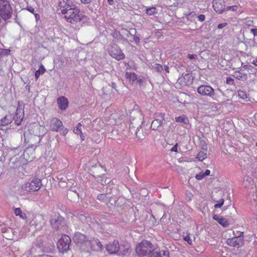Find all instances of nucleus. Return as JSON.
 Instances as JSON below:
<instances>
[{
	"label": "nucleus",
	"instance_id": "1",
	"mask_svg": "<svg viewBox=\"0 0 257 257\" xmlns=\"http://www.w3.org/2000/svg\"><path fill=\"white\" fill-rule=\"evenodd\" d=\"M135 250L139 256L144 257L153 252L154 245L150 241L143 239L136 245Z\"/></svg>",
	"mask_w": 257,
	"mask_h": 257
},
{
	"label": "nucleus",
	"instance_id": "2",
	"mask_svg": "<svg viewBox=\"0 0 257 257\" xmlns=\"http://www.w3.org/2000/svg\"><path fill=\"white\" fill-rule=\"evenodd\" d=\"M85 17L83 12H81L76 6L64 15V18L66 21L72 24L79 22Z\"/></svg>",
	"mask_w": 257,
	"mask_h": 257
},
{
	"label": "nucleus",
	"instance_id": "3",
	"mask_svg": "<svg viewBox=\"0 0 257 257\" xmlns=\"http://www.w3.org/2000/svg\"><path fill=\"white\" fill-rule=\"evenodd\" d=\"M12 9L10 2L7 0H0V16L4 20L11 17Z\"/></svg>",
	"mask_w": 257,
	"mask_h": 257
},
{
	"label": "nucleus",
	"instance_id": "4",
	"mask_svg": "<svg viewBox=\"0 0 257 257\" xmlns=\"http://www.w3.org/2000/svg\"><path fill=\"white\" fill-rule=\"evenodd\" d=\"M42 186L41 180L39 178H35L29 183H26L22 186L23 190L27 192L37 191L40 189Z\"/></svg>",
	"mask_w": 257,
	"mask_h": 257
},
{
	"label": "nucleus",
	"instance_id": "5",
	"mask_svg": "<svg viewBox=\"0 0 257 257\" xmlns=\"http://www.w3.org/2000/svg\"><path fill=\"white\" fill-rule=\"evenodd\" d=\"M71 242V240L69 236L66 234L62 235L57 243L59 251L62 253L67 252L69 249Z\"/></svg>",
	"mask_w": 257,
	"mask_h": 257
},
{
	"label": "nucleus",
	"instance_id": "6",
	"mask_svg": "<svg viewBox=\"0 0 257 257\" xmlns=\"http://www.w3.org/2000/svg\"><path fill=\"white\" fill-rule=\"evenodd\" d=\"M109 54L112 58L119 61L125 58V55L122 53L120 48L115 44L111 45L108 50Z\"/></svg>",
	"mask_w": 257,
	"mask_h": 257
},
{
	"label": "nucleus",
	"instance_id": "7",
	"mask_svg": "<svg viewBox=\"0 0 257 257\" xmlns=\"http://www.w3.org/2000/svg\"><path fill=\"white\" fill-rule=\"evenodd\" d=\"M75 6L72 0H60L58 10L64 15Z\"/></svg>",
	"mask_w": 257,
	"mask_h": 257
},
{
	"label": "nucleus",
	"instance_id": "8",
	"mask_svg": "<svg viewBox=\"0 0 257 257\" xmlns=\"http://www.w3.org/2000/svg\"><path fill=\"white\" fill-rule=\"evenodd\" d=\"M198 93L202 96L213 97L214 95L213 88L209 85H202L197 88Z\"/></svg>",
	"mask_w": 257,
	"mask_h": 257
},
{
	"label": "nucleus",
	"instance_id": "9",
	"mask_svg": "<svg viewBox=\"0 0 257 257\" xmlns=\"http://www.w3.org/2000/svg\"><path fill=\"white\" fill-rule=\"evenodd\" d=\"M89 171L90 174L95 178L101 177L105 172L104 168L100 164L92 166Z\"/></svg>",
	"mask_w": 257,
	"mask_h": 257
},
{
	"label": "nucleus",
	"instance_id": "10",
	"mask_svg": "<svg viewBox=\"0 0 257 257\" xmlns=\"http://www.w3.org/2000/svg\"><path fill=\"white\" fill-rule=\"evenodd\" d=\"M24 117V109L20 106H18L16 110L15 115L13 117L15 123L17 125H20Z\"/></svg>",
	"mask_w": 257,
	"mask_h": 257
},
{
	"label": "nucleus",
	"instance_id": "11",
	"mask_svg": "<svg viewBox=\"0 0 257 257\" xmlns=\"http://www.w3.org/2000/svg\"><path fill=\"white\" fill-rule=\"evenodd\" d=\"M213 8L214 11L220 14L225 11L226 7L224 0H214L213 2Z\"/></svg>",
	"mask_w": 257,
	"mask_h": 257
},
{
	"label": "nucleus",
	"instance_id": "12",
	"mask_svg": "<svg viewBox=\"0 0 257 257\" xmlns=\"http://www.w3.org/2000/svg\"><path fill=\"white\" fill-rule=\"evenodd\" d=\"M226 243L230 246L239 247L243 244V240L238 237H233L227 239Z\"/></svg>",
	"mask_w": 257,
	"mask_h": 257
},
{
	"label": "nucleus",
	"instance_id": "13",
	"mask_svg": "<svg viewBox=\"0 0 257 257\" xmlns=\"http://www.w3.org/2000/svg\"><path fill=\"white\" fill-rule=\"evenodd\" d=\"M88 245L91 249L94 251H99L102 249V245L98 239L93 238L88 241Z\"/></svg>",
	"mask_w": 257,
	"mask_h": 257
},
{
	"label": "nucleus",
	"instance_id": "14",
	"mask_svg": "<svg viewBox=\"0 0 257 257\" xmlns=\"http://www.w3.org/2000/svg\"><path fill=\"white\" fill-rule=\"evenodd\" d=\"M50 123V129L52 131L58 132L63 126L61 120L56 117L51 119Z\"/></svg>",
	"mask_w": 257,
	"mask_h": 257
},
{
	"label": "nucleus",
	"instance_id": "15",
	"mask_svg": "<svg viewBox=\"0 0 257 257\" xmlns=\"http://www.w3.org/2000/svg\"><path fill=\"white\" fill-rule=\"evenodd\" d=\"M106 250L110 253H116L119 249V245L118 241L114 240L112 242L108 243L106 245Z\"/></svg>",
	"mask_w": 257,
	"mask_h": 257
},
{
	"label": "nucleus",
	"instance_id": "16",
	"mask_svg": "<svg viewBox=\"0 0 257 257\" xmlns=\"http://www.w3.org/2000/svg\"><path fill=\"white\" fill-rule=\"evenodd\" d=\"M160 116L161 118V119H154L151 124V128L153 130H156L158 127L161 126L163 124V121L165 119V113H161L160 114Z\"/></svg>",
	"mask_w": 257,
	"mask_h": 257
},
{
	"label": "nucleus",
	"instance_id": "17",
	"mask_svg": "<svg viewBox=\"0 0 257 257\" xmlns=\"http://www.w3.org/2000/svg\"><path fill=\"white\" fill-rule=\"evenodd\" d=\"M58 107L61 110H65L68 106V100L64 96H60L57 100Z\"/></svg>",
	"mask_w": 257,
	"mask_h": 257
},
{
	"label": "nucleus",
	"instance_id": "18",
	"mask_svg": "<svg viewBox=\"0 0 257 257\" xmlns=\"http://www.w3.org/2000/svg\"><path fill=\"white\" fill-rule=\"evenodd\" d=\"M116 199L117 197H115V196H111L110 197H109L107 202H106V205L107 206V207L111 209L113 207H115V206H121V205L119 203H117V201L120 198H118L117 199Z\"/></svg>",
	"mask_w": 257,
	"mask_h": 257
},
{
	"label": "nucleus",
	"instance_id": "19",
	"mask_svg": "<svg viewBox=\"0 0 257 257\" xmlns=\"http://www.w3.org/2000/svg\"><path fill=\"white\" fill-rule=\"evenodd\" d=\"M73 239L77 244H82L86 240V236L80 232H75L73 235Z\"/></svg>",
	"mask_w": 257,
	"mask_h": 257
},
{
	"label": "nucleus",
	"instance_id": "20",
	"mask_svg": "<svg viewBox=\"0 0 257 257\" xmlns=\"http://www.w3.org/2000/svg\"><path fill=\"white\" fill-rule=\"evenodd\" d=\"M213 219L216 220L219 224L223 227H227L229 225V221L227 219L222 217L219 216L218 215L214 214L213 215Z\"/></svg>",
	"mask_w": 257,
	"mask_h": 257
},
{
	"label": "nucleus",
	"instance_id": "21",
	"mask_svg": "<svg viewBox=\"0 0 257 257\" xmlns=\"http://www.w3.org/2000/svg\"><path fill=\"white\" fill-rule=\"evenodd\" d=\"M152 257H170L169 252L168 250L155 251L152 254Z\"/></svg>",
	"mask_w": 257,
	"mask_h": 257
},
{
	"label": "nucleus",
	"instance_id": "22",
	"mask_svg": "<svg viewBox=\"0 0 257 257\" xmlns=\"http://www.w3.org/2000/svg\"><path fill=\"white\" fill-rule=\"evenodd\" d=\"M13 120L12 116L11 114L6 115L3 117L1 120V126H6L10 124Z\"/></svg>",
	"mask_w": 257,
	"mask_h": 257
},
{
	"label": "nucleus",
	"instance_id": "23",
	"mask_svg": "<svg viewBox=\"0 0 257 257\" xmlns=\"http://www.w3.org/2000/svg\"><path fill=\"white\" fill-rule=\"evenodd\" d=\"M125 77L132 83H133L137 79V75L134 72H126Z\"/></svg>",
	"mask_w": 257,
	"mask_h": 257
},
{
	"label": "nucleus",
	"instance_id": "24",
	"mask_svg": "<svg viewBox=\"0 0 257 257\" xmlns=\"http://www.w3.org/2000/svg\"><path fill=\"white\" fill-rule=\"evenodd\" d=\"M175 121L177 122L182 123L185 124L189 123V120L188 117L186 115H182L176 117Z\"/></svg>",
	"mask_w": 257,
	"mask_h": 257
},
{
	"label": "nucleus",
	"instance_id": "25",
	"mask_svg": "<svg viewBox=\"0 0 257 257\" xmlns=\"http://www.w3.org/2000/svg\"><path fill=\"white\" fill-rule=\"evenodd\" d=\"M207 157V150L203 149L201 150L197 155L196 158L200 161H202Z\"/></svg>",
	"mask_w": 257,
	"mask_h": 257
},
{
	"label": "nucleus",
	"instance_id": "26",
	"mask_svg": "<svg viewBox=\"0 0 257 257\" xmlns=\"http://www.w3.org/2000/svg\"><path fill=\"white\" fill-rule=\"evenodd\" d=\"M45 72L46 69L45 67L42 64H41L39 67V69L36 70V71L35 72V77L36 79L37 80L39 78L40 76L41 75L44 74Z\"/></svg>",
	"mask_w": 257,
	"mask_h": 257
},
{
	"label": "nucleus",
	"instance_id": "27",
	"mask_svg": "<svg viewBox=\"0 0 257 257\" xmlns=\"http://www.w3.org/2000/svg\"><path fill=\"white\" fill-rule=\"evenodd\" d=\"M109 196H108V194H99L97 196V199L99 200L100 202H104L106 204L107 200L108 199Z\"/></svg>",
	"mask_w": 257,
	"mask_h": 257
},
{
	"label": "nucleus",
	"instance_id": "28",
	"mask_svg": "<svg viewBox=\"0 0 257 257\" xmlns=\"http://www.w3.org/2000/svg\"><path fill=\"white\" fill-rule=\"evenodd\" d=\"M146 13L149 16L154 15L157 13V9L155 7H151L146 9Z\"/></svg>",
	"mask_w": 257,
	"mask_h": 257
},
{
	"label": "nucleus",
	"instance_id": "29",
	"mask_svg": "<svg viewBox=\"0 0 257 257\" xmlns=\"http://www.w3.org/2000/svg\"><path fill=\"white\" fill-rule=\"evenodd\" d=\"M29 137L31 138L30 139H32L33 138L36 137V136L32 135L30 133H24L25 142L28 143H32V142L30 140Z\"/></svg>",
	"mask_w": 257,
	"mask_h": 257
},
{
	"label": "nucleus",
	"instance_id": "30",
	"mask_svg": "<svg viewBox=\"0 0 257 257\" xmlns=\"http://www.w3.org/2000/svg\"><path fill=\"white\" fill-rule=\"evenodd\" d=\"M238 95L240 98H241L243 99H245L247 98L246 93L242 90H238Z\"/></svg>",
	"mask_w": 257,
	"mask_h": 257
},
{
	"label": "nucleus",
	"instance_id": "31",
	"mask_svg": "<svg viewBox=\"0 0 257 257\" xmlns=\"http://www.w3.org/2000/svg\"><path fill=\"white\" fill-rule=\"evenodd\" d=\"M154 68L156 70V71L161 72L163 70V66L159 64H155L153 66Z\"/></svg>",
	"mask_w": 257,
	"mask_h": 257
},
{
	"label": "nucleus",
	"instance_id": "32",
	"mask_svg": "<svg viewBox=\"0 0 257 257\" xmlns=\"http://www.w3.org/2000/svg\"><path fill=\"white\" fill-rule=\"evenodd\" d=\"M238 8V6L236 5H234L232 6H229V7H226L225 11H232L233 12H235L237 10Z\"/></svg>",
	"mask_w": 257,
	"mask_h": 257
},
{
	"label": "nucleus",
	"instance_id": "33",
	"mask_svg": "<svg viewBox=\"0 0 257 257\" xmlns=\"http://www.w3.org/2000/svg\"><path fill=\"white\" fill-rule=\"evenodd\" d=\"M183 239L184 240L187 241L189 245H191L193 244L192 240L191 239V238L189 236V234H188V235H186L185 236H184Z\"/></svg>",
	"mask_w": 257,
	"mask_h": 257
},
{
	"label": "nucleus",
	"instance_id": "34",
	"mask_svg": "<svg viewBox=\"0 0 257 257\" xmlns=\"http://www.w3.org/2000/svg\"><path fill=\"white\" fill-rule=\"evenodd\" d=\"M224 204V199H221L219 201V202L217 204H215L214 205V208H220Z\"/></svg>",
	"mask_w": 257,
	"mask_h": 257
},
{
	"label": "nucleus",
	"instance_id": "35",
	"mask_svg": "<svg viewBox=\"0 0 257 257\" xmlns=\"http://www.w3.org/2000/svg\"><path fill=\"white\" fill-rule=\"evenodd\" d=\"M195 177L197 180H199L202 179L205 176L203 173L201 172L199 174H196Z\"/></svg>",
	"mask_w": 257,
	"mask_h": 257
},
{
	"label": "nucleus",
	"instance_id": "36",
	"mask_svg": "<svg viewBox=\"0 0 257 257\" xmlns=\"http://www.w3.org/2000/svg\"><path fill=\"white\" fill-rule=\"evenodd\" d=\"M26 9L28 11L30 12V13L33 14H35V9L33 7H32L31 6H28L26 7Z\"/></svg>",
	"mask_w": 257,
	"mask_h": 257
},
{
	"label": "nucleus",
	"instance_id": "37",
	"mask_svg": "<svg viewBox=\"0 0 257 257\" xmlns=\"http://www.w3.org/2000/svg\"><path fill=\"white\" fill-rule=\"evenodd\" d=\"M233 79L230 77H227L226 78V83L229 85L233 84Z\"/></svg>",
	"mask_w": 257,
	"mask_h": 257
},
{
	"label": "nucleus",
	"instance_id": "38",
	"mask_svg": "<svg viewBox=\"0 0 257 257\" xmlns=\"http://www.w3.org/2000/svg\"><path fill=\"white\" fill-rule=\"evenodd\" d=\"M14 212L16 216H20L22 213L20 208H17L15 209Z\"/></svg>",
	"mask_w": 257,
	"mask_h": 257
},
{
	"label": "nucleus",
	"instance_id": "39",
	"mask_svg": "<svg viewBox=\"0 0 257 257\" xmlns=\"http://www.w3.org/2000/svg\"><path fill=\"white\" fill-rule=\"evenodd\" d=\"M82 131H81V128H79V127H78L77 126H76L74 128V133L75 134H77V135H79V134L80 133H81Z\"/></svg>",
	"mask_w": 257,
	"mask_h": 257
},
{
	"label": "nucleus",
	"instance_id": "40",
	"mask_svg": "<svg viewBox=\"0 0 257 257\" xmlns=\"http://www.w3.org/2000/svg\"><path fill=\"white\" fill-rule=\"evenodd\" d=\"M205 19V16L204 15H200L198 16V20L200 22H203Z\"/></svg>",
	"mask_w": 257,
	"mask_h": 257
},
{
	"label": "nucleus",
	"instance_id": "41",
	"mask_svg": "<svg viewBox=\"0 0 257 257\" xmlns=\"http://www.w3.org/2000/svg\"><path fill=\"white\" fill-rule=\"evenodd\" d=\"M227 25V23H223L221 24H219L217 26V28L219 29H222L223 28L226 27Z\"/></svg>",
	"mask_w": 257,
	"mask_h": 257
},
{
	"label": "nucleus",
	"instance_id": "42",
	"mask_svg": "<svg viewBox=\"0 0 257 257\" xmlns=\"http://www.w3.org/2000/svg\"><path fill=\"white\" fill-rule=\"evenodd\" d=\"M187 57H188V58H189L190 59H193L196 58L197 57V55L195 54H189L187 55Z\"/></svg>",
	"mask_w": 257,
	"mask_h": 257
},
{
	"label": "nucleus",
	"instance_id": "43",
	"mask_svg": "<svg viewBox=\"0 0 257 257\" xmlns=\"http://www.w3.org/2000/svg\"><path fill=\"white\" fill-rule=\"evenodd\" d=\"M250 32L253 34V36H257V29H251Z\"/></svg>",
	"mask_w": 257,
	"mask_h": 257
},
{
	"label": "nucleus",
	"instance_id": "44",
	"mask_svg": "<svg viewBox=\"0 0 257 257\" xmlns=\"http://www.w3.org/2000/svg\"><path fill=\"white\" fill-rule=\"evenodd\" d=\"M172 152H177L178 151V144H176L175 146L171 149Z\"/></svg>",
	"mask_w": 257,
	"mask_h": 257
},
{
	"label": "nucleus",
	"instance_id": "45",
	"mask_svg": "<svg viewBox=\"0 0 257 257\" xmlns=\"http://www.w3.org/2000/svg\"><path fill=\"white\" fill-rule=\"evenodd\" d=\"M245 24L246 25H247V26H252L253 25V21L252 20H247L245 22Z\"/></svg>",
	"mask_w": 257,
	"mask_h": 257
},
{
	"label": "nucleus",
	"instance_id": "46",
	"mask_svg": "<svg viewBox=\"0 0 257 257\" xmlns=\"http://www.w3.org/2000/svg\"><path fill=\"white\" fill-rule=\"evenodd\" d=\"M80 1L83 4H89L91 2L92 0H80Z\"/></svg>",
	"mask_w": 257,
	"mask_h": 257
},
{
	"label": "nucleus",
	"instance_id": "47",
	"mask_svg": "<svg viewBox=\"0 0 257 257\" xmlns=\"http://www.w3.org/2000/svg\"><path fill=\"white\" fill-rule=\"evenodd\" d=\"M19 216L20 217V218H21L23 219H26L27 218L26 214L25 213L24 214L22 213L21 215H20Z\"/></svg>",
	"mask_w": 257,
	"mask_h": 257
},
{
	"label": "nucleus",
	"instance_id": "48",
	"mask_svg": "<svg viewBox=\"0 0 257 257\" xmlns=\"http://www.w3.org/2000/svg\"><path fill=\"white\" fill-rule=\"evenodd\" d=\"M35 16V18L36 19V21H38L40 20V16L38 14H34Z\"/></svg>",
	"mask_w": 257,
	"mask_h": 257
},
{
	"label": "nucleus",
	"instance_id": "49",
	"mask_svg": "<svg viewBox=\"0 0 257 257\" xmlns=\"http://www.w3.org/2000/svg\"><path fill=\"white\" fill-rule=\"evenodd\" d=\"M210 173V171L209 170H206L204 173H203V174L204 175V176H208Z\"/></svg>",
	"mask_w": 257,
	"mask_h": 257
},
{
	"label": "nucleus",
	"instance_id": "50",
	"mask_svg": "<svg viewBox=\"0 0 257 257\" xmlns=\"http://www.w3.org/2000/svg\"><path fill=\"white\" fill-rule=\"evenodd\" d=\"M79 134L80 135V136L81 139L82 140H84V138H85V136H84V135H83V134L82 133V132H81V133H80Z\"/></svg>",
	"mask_w": 257,
	"mask_h": 257
},
{
	"label": "nucleus",
	"instance_id": "51",
	"mask_svg": "<svg viewBox=\"0 0 257 257\" xmlns=\"http://www.w3.org/2000/svg\"><path fill=\"white\" fill-rule=\"evenodd\" d=\"M164 69H165V71L167 73H169V67L167 65L165 66Z\"/></svg>",
	"mask_w": 257,
	"mask_h": 257
},
{
	"label": "nucleus",
	"instance_id": "52",
	"mask_svg": "<svg viewBox=\"0 0 257 257\" xmlns=\"http://www.w3.org/2000/svg\"><path fill=\"white\" fill-rule=\"evenodd\" d=\"M252 63L255 66H257V59L255 60H253Z\"/></svg>",
	"mask_w": 257,
	"mask_h": 257
},
{
	"label": "nucleus",
	"instance_id": "53",
	"mask_svg": "<svg viewBox=\"0 0 257 257\" xmlns=\"http://www.w3.org/2000/svg\"><path fill=\"white\" fill-rule=\"evenodd\" d=\"M107 2L110 5H112L113 4V0H107Z\"/></svg>",
	"mask_w": 257,
	"mask_h": 257
},
{
	"label": "nucleus",
	"instance_id": "54",
	"mask_svg": "<svg viewBox=\"0 0 257 257\" xmlns=\"http://www.w3.org/2000/svg\"><path fill=\"white\" fill-rule=\"evenodd\" d=\"M77 127H79V128H81V123H78L77 124Z\"/></svg>",
	"mask_w": 257,
	"mask_h": 257
},
{
	"label": "nucleus",
	"instance_id": "55",
	"mask_svg": "<svg viewBox=\"0 0 257 257\" xmlns=\"http://www.w3.org/2000/svg\"><path fill=\"white\" fill-rule=\"evenodd\" d=\"M139 41V38H137L136 39H135V41Z\"/></svg>",
	"mask_w": 257,
	"mask_h": 257
},
{
	"label": "nucleus",
	"instance_id": "56",
	"mask_svg": "<svg viewBox=\"0 0 257 257\" xmlns=\"http://www.w3.org/2000/svg\"><path fill=\"white\" fill-rule=\"evenodd\" d=\"M139 41V38H137L136 39H135V41Z\"/></svg>",
	"mask_w": 257,
	"mask_h": 257
},
{
	"label": "nucleus",
	"instance_id": "57",
	"mask_svg": "<svg viewBox=\"0 0 257 257\" xmlns=\"http://www.w3.org/2000/svg\"><path fill=\"white\" fill-rule=\"evenodd\" d=\"M255 145L257 147V142L256 143Z\"/></svg>",
	"mask_w": 257,
	"mask_h": 257
}]
</instances>
